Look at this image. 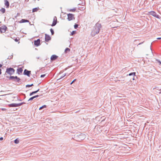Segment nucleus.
<instances>
[{
    "instance_id": "c85d7f7f",
    "label": "nucleus",
    "mask_w": 161,
    "mask_h": 161,
    "mask_svg": "<svg viewBox=\"0 0 161 161\" xmlns=\"http://www.w3.org/2000/svg\"><path fill=\"white\" fill-rule=\"evenodd\" d=\"M112 10H114V12H117V11H118V9L116 8H112Z\"/></svg>"
},
{
    "instance_id": "7c9ffc66",
    "label": "nucleus",
    "mask_w": 161,
    "mask_h": 161,
    "mask_svg": "<svg viewBox=\"0 0 161 161\" xmlns=\"http://www.w3.org/2000/svg\"><path fill=\"white\" fill-rule=\"evenodd\" d=\"M74 28L75 29H76L78 27V25L76 24H75L74 25Z\"/></svg>"
},
{
    "instance_id": "ea45409f",
    "label": "nucleus",
    "mask_w": 161,
    "mask_h": 161,
    "mask_svg": "<svg viewBox=\"0 0 161 161\" xmlns=\"http://www.w3.org/2000/svg\"><path fill=\"white\" fill-rule=\"evenodd\" d=\"M2 74V69H0V75H1Z\"/></svg>"
},
{
    "instance_id": "9d476101",
    "label": "nucleus",
    "mask_w": 161,
    "mask_h": 161,
    "mask_svg": "<svg viewBox=\"0 0 161 161\" xmlns=\"http://www.w3.org/2000/svg\"><path fill=\"white\" fill-rule=\"evenodd\" d=\"M57 22V18L56 16H54L53 18V21L52 24L51 25L52 26H55Z\"/></svg>"
},
{
    "instance_id": "cd10ccee",
    "label": "nucleus",
    "mask_w": 161,
    "mask_h": 161,
    "mask_svg": "<svg viewBox=\"0 0 161 161\" xmlns=\"http://www.w3.org/2000/svg\"><path fill=\"white\" fill-rule=\"evenodd\" d=\"M75 10H76V8H74L73 9H70L69 11L74 12H75Z\"/></svg>"
},
{
    "instance_id": "473e14b6",
    "label": "nucleus",
    "mask_w": 161,
    "mask_h": 161,
    "mask_svg": "<svg viewBox=\"0 0 161 161\" xmlns=\"http://www.w3.org/2000/svg\"><path fill=\"white\" fill-rule=\"evenodd\" d=\"M156 60L157 62L158 63H159V65H161V61H160L158 59Z\"/></svg>"
},
{
    "instance_id": "393cba45",
    "label": "nucleus",
    "mask_w": 161,
    "mask_h": 161,
    "mask_svg": "<svg viewBox=\"0 0 161 161\" xmlns=\"http://www.w3.org/2000/svg\"><path fill=\"white\" fill-rule=\"evenodd\" d=\"M76 33V31H72V32H71V33H70V36H73Z\"/></svg>"
},
{
    "instance_id": "aec40b11",
    "label": "nucleus",
    "mask_w": 161,
    "mask_h": 161,
    "mask_svg": "<svg viewBox=\"0 0 161 161\" xmlns=\"http://www.w3.org/2000/svg\"><path fill=\"white\" fill-rule=\"evenodd\" d=\"M39 9L38 7V8H33L32 9V12H37Z\"/></svg>"
},
{
    "instance_id": "2eb2a0df",
    "label": "nucleus",
    "mask_w": 161,
    "mask_h": 161,
    "mask_svg": "<svg viewBox=\"0 0 161 161\" xmlns=\"http://www.w3.org/2000/svg\"><path fill=\"white\" fill-rule=\"evenodd\" d=\"M29 22V21L28 20L25 19H22L21 20L19 21V23H20Z\"/></svg>"
},
{
    "instance_id": "8fccbe9b",
    "label": "nucleus",
    "mask_w": 161,
    "mask_h": 161,
    "mask_svg": "<svg viewBox=\"0 0 161 161\" xmlns=\"http://www.w3.org/2000/svg\"><path fill=\"white\" fill-rule=\"evenodd\" d=\"M35 49H36V50H37V49L36 48Z\"/></svg>"
},
{
    "instance_id": "49530a36",
    "label": "nucleus",
    "mask_w": 161,
    "mask_h": 161,
    "mask_svg": "<svg viewBox=\"0 0 161 161\" xmlns=\"http://www.w3.org/2000/svg\"><path fill=\"white\" fill-rule=\"evenodd\" d=\"M66 75V74H65L64 75H63V76L64 77V76H65Z\"/></svg>"
},
{
    "instance_id": "423d86ee",
    "label": "nucleus",
    "mask_w": 161,
    "mask_h": 161,
    "mask_svg": "<svg viewBox=\"0 0 161 161\" xmlns=\"http://www.w3.org/2000/svg\"><path fill=\"white\" fill-rule=\"evenodd\" d=\"M74 14H72L69 13L67 14L68 16V19L69 21H70L72 20L73 19H75L74 17Z\"/></svg>"
},
{
    "instance_id": "a19ab883",
    "label": "nucleus",
    "mask_w": 161,
    "mask_h": 161,
    "mask_svg": "<svg viewBox=\"0 0 161 161\" xmlns=\"http://www.w3.org/2000/svg\"><path fill=\"white\" fill-rule=\"evenodd\" d=\"M15 41L16 42H18V40L17 38H16L15 39Z\"/></svg>"
},
{
    "instance_id": "9b49d317",
    "label": "nucleus",
    "mask_w": 161,
    "mask_h": 161,
    "mask_svg": "<svg viewBox=\"0 0 161 161\" xmlns=\"http://www.w3.org/2000/svg\"><path fill=\"white\" fill-rule=\"evenodd\" d=\"M45 41L46 42H48L51 39V37L49 35L47 34H45Z\"/></svg>"
},
{
    "instance_id": "5701e85b",
    "label": "nucleus",
    "mask_w": 161,
    "mask_h": 161,
    "mask_svg": "<svg viewBox=\"0 0 161 161\" xmlns=\"http://www.w3.org/2000/svg\"><path fill=\"white\" fill-rule=\"evenodd\" d=\"M14 142L16 144H17L19 143V139L18 138L15 139L14 140Z\"/></svg>"
},
{
    "instance_id": "f03ea898",
    "label": "nucleus",
    "mask_w": 161,
    "mask_h": 161,
    "mask_svg": "<svg viewBox=\"0 0 161 161\" xmlns=\"http://www.w3.org/2000/svg\"><path fill=\"white\" fill-rule=\"evenodd\" d=\"M86 135L83 133L76 134L75 135L74 139L77 141H80L83 140L86 138Z\"/></svg>"
},
{
    "instance_id": "bb28decb",
    "label": "nucleus",
    "mask_w": 161,
    "mask_h": 161,
    "mask_svg": "<svg viewBox=\"0 0 161 161\" xmlns=\"http://www.w3.org/2000/svg\"><path fill=\"white\" fill-rule=\"evenodd\" d=\"M50 31L52 35H53L54 34V31L53 29H52V28H51L50 29Z\"/></svg>"
},
{
    "instance_id": "e433bc0d",
    "label": "nucleus",
    "mask_w": 161,
    "mask_h": 161,
    "mask_svg": "<svg viewBox=\"0 0 161 161\" xmlns=\"http://www.w3.org/2000/svg\"><path fill=\"white\" fill-rule=\"evenodd\" d=\"M136 76H133L132 77V79L133 80H135V77Z\"/></svg>"
},
{
    "instance_id": "4468645a",
    "label": "nucleus",
    "mask_w": 161,
    "mask_h": 161,
    "mask_svg": "<svg viewBox=\"0 0 161 161\" xmlns=\"http://www.w3.org/2000/svg\"><path fill=\"white\" fill-rule=\"evenodd\" d=\"M4 4L6 7V8H8L9 6V3L7 0H4Z\"/></svg>"
},
{
    "instance_id": "37998d69",
    "label": "nucleus",
    "mask_w": 161,
    "mask_h": 161,
    "mask_svg": "<svg viewBox=\"0 0 161 161\" xmlns=\"http://www.w3.org/2000/svg\"><path fill=\"white\" fill-rule=\"evenodd\" d=\"M30 85L31 86H33L34 85H33V84H31V85Z\"/></svg>"
},
{
    "instance_id": "7ed1b4c3",
    "label": "nucleus",
    "mask_w": 161,
    "mask_h": 161,
    "mask_svg": "<svg viewBox=\"0 0 161 161\" xmlns=\"http://www.w3.org/2000/svg\"><path fill=\"white\" fill-rule=\"evenodd\" d=\"M15 72L14 69L12 68H7L6 71V73H7L10 75H11L14 73Z\"/></svg>"
},
{
    "instance_id": "6ab92c4d",
    "label": "nucleus",
    "mask_w": 161,
    "mask_h": 161,
    "mask_svg": "<svg viewBox=\"0 0 161 161\" xmlns=\"http://www.w3.org/2000/svg\"><path fill=\"white\" fill-rule=\"evenodd\" d=\"M130 76L132 77L133 76H136V72H131L129 73L128 75H127V76Z\"/></svg>"
},
{
    "instance_id": "79ce46f5",
    "label": "nucleus",
    "mask_w": 161,
    "mask_h": 161,
    "mask_svg": "<svg viewBox=\"0 0 161 161\" xmlns=\"http://www.w3.org/2000/svg\"><path fill=\"white\" fill-rule=\"evenodd\" d=\"M2 66H3V65H2V64H0V68H1V67H2Z\"/></svg>"
},
{
    "instance_id": "72a5a7b5",
    "label": "nucleus",
    "mask_w": 161,
    "mask_h": 161,
    "mask_svg": "<svg viewBox=\"0 0 161 161\" xmlns=\"http://www.w3.org/2000/svg\"><path fill=\"white\" fill-rule=\"evenodd\" d=\"M76 80V79H74L70 83V84L72 85L75 80Z\"/></svg>"
},
{
    "instance_id": "2f4dec72",
    "label": "nucleus",
    "mask_w": 161,
    "mask_h": 161,
    "mask_svg": "<svg viewBox=\"0 0 161 161\" xmlns=\"http://www.w3.org/2000/svg\"><path fill=\"white\" fill-rule=\"evenodd\" d=\"M46 75V74H42V75H41V78H43Z\"/></svg>"
},
{
    "instance_id": "a211bd4d",
    "label": "nucleus",
    "mask_w": 161,
    "mask_h": 161,
    "mask_svg": "<svg viewBox=\"0 0 161 161\" xmlns=\"http://www.w3.org/2000/svg\"><path fill=\"white\" fill-rule=\"evenodd\" d=\"M22 71L23 69L21 68H18L17 69V73L19 75L20 74V73H22Z\"/></svg>"
},
{
    "instance_id": "1a4fd4ad",
    "label": "nucleus",
    "mask_w": 161,
    "mask_h": 161,
    "mask_svg": "<svg viewBox=\"0 0 161 161\" xmlns=\"http://www.w3.org/2000/svg\"><path fill=\"white\" fill-rule=\"evenodd\" d=\"M7 27L5 25L2 26L0 27V32L1 33H4L6 31Z\"/></svg>"
},
{
    "instance_id": "39448f33",
    "label": "nucleus",
    "mask_w": 161,
    "mask_h": 161,
    "mask_svg": "<svg viewBox=\"0 0 161 161\" xmlns=\"http://www.w3.org/2000/svg\"><path fill=\"white\" fill-rule=\"evenodd\" d=\"M148 13L149 14L152 15L155 18H156L158 19L160 18V16L158 15L154 11H152L149 12Z\"/></svg>"
},
{
    "instance_id": "09e8293b",
    "label": "nucleus",
    "mask_w": 161,
    "mask_h": 161,
    "mask_svg": "<svg viewBox=\"0 0 161 161\" xmlns=\"http://www.w3.org/2000/svg\"><path fill=\"white\" fill-rule=\"evenodd\" d=\"M151 51H152V49L151 48Z\"/></svg>"
},
{
    "instance_id": "c03bdc74",
    "label": "nucleus",
    "mask_w": 161,
    "mask_h": 161,
    "mask_svg": "<svg viewBox=\"0 0 161 161\" xmlns=\"http://www.w3.org/2000/svg\"><path fill=\"white\" fill-rule=\"evenodd\" d=\"M142 43H143V42H141V43H139L138 44V45H140V44H142Z\"/></svg>"
},
{
    "instance_id": "a878e982",
    "label": "nucleus",
    "mask_w": 161,
    "mask_h": 161,
    "mask_svg": "<svg viewBox=\"0 0 161 161\" xmlns=\"http://www.w3.org/2000/svg\"><path fill=\"white\" fill-rule=\"evenodd\" d=\"M25 103L24 102H22V103H17V104H18V107H19L20 106H21V105L23 104H24Z\"/></svg>"
},
{
    "instance_id": "f704fd0d",
    "label": "nucleus",
    "mask_w": 161,
    "mask_h": 161,
    "mask_svg": "<svg viewBox=\"0 0 161 161\" xmlns=\"http://www.w3.org/2000/svg\"><path fill=\"white\" fill-rule=\"evenodd\" d=\"M31 86L30 85H27L26 86V87H29Z\"/></svg>"
},
{
    "instance_id": "0eeeda50",
    "label": "nucleus",
    "mask_w": 161,
    "mask_h": 161,
    "mask_svg": "<svg viewBox=\"0 0 161 161\" xmlns=\"http://www.w3.org/2000/svg\"><path fill=\"white\" fill-rule=\"evenodd\" d=\"M31 74V71L28 70L27 69H25L23 72V74L25 75H27L28 77H30Z\"/></svg>"
},
{
    "instance_id": "c756f323",
    "label": "nucleus",
    "mask_w": 161,
    "mask_h": 161,
    "mask_svg": "<svg viewBox=\"0 0 161 161\" xmlns=\"http://www.w3.org/2000/svg\"><path fill=\"white\" fill-rule=\"evenodd\" d=\"M13 54H12V55H11V56H9L8 57V59H12L13 58Z\"/></svg>"
},
{
    "instance_id": "f8f14e48",
    "label": "nucleus",
    "mask_w": 161,
    "mask_h": 161,
    "mask_svg": "<svg viewBox=\"0 0 161 161\" xmlns=\"http://www.w3.org/2000/svg\"><path fill=\"white\" fill-rule=\"evenodd\" d=\"M9 107H18L17 103H12L8 105Z\"/></svg>"
},
{
    "instance_id": "412c9836",
    "label": "nucleus",
    "mask_w": 161,
    "mask_h": 161,
    "mask_svg": "<svg viewBox=\"0 0 161 161\" xmlns=\"http://www.w3.org/2000/svg\"><path fill=\"white\" fill-rule=\"evenodd\" d=\"M47 108V106L45 105H44L43 106H41V107H40L39 108V109L40 110H41L43 108Z\"/></svg>"
},
{
    "instance_id": "6e6552de",
    "label": "nucleus",
    "mask_w": 161,
    "mask_h": 161,
    "mask_svg": "<svg viewBox=\"0 0 161 161\" xmlns=\"http://www.w3.org/2000/svg\"><path fill=\"white\" fill-rule=\"evenodd\" d=\"M34 44L36 47L39 46L41 44V41L40 39H37L34 41Z\"/></svg>"
},
{
    "instance_id": "b1692460",
    "label": "nucleus",
    "mask_w": 161,
    "mask_h": 161,
    "mask_svg": "<svg viewBox=\"0 0 161 161\" xmlns=\"http://www.w3.org/2000/svg\"><path fill=\"white\" fill-rule=\"evenodd\" d=\"M0 11L2 12L3 13H5L6 10L5 8H1L0 10Z\"/></svg>"
},
{
    "instance_id": "f257e3e1",
    "label": "nucleus",
    "mask_w": 161,
    "mask_h": 161,
    "mask_svg": "<svg viewBox=\"0 0 161 161\" xmlns=\"http://www.w3.org/2000/svg\"><path fill=\"white\" fill-rule=\"evenodd\" d=\"M101 25L99 23H97L93 27V30L91 33V35L92 36H94L96 34H97L99 32L100 29L101 28Z\"/></svg>"
},
{
    "instance_id": "20e7f679",
    "label": "nucleus",
    "mask_w": 161,
    "mask_h": 161,
    "mask_svg": "<svg viewBox=\"0 0 161 161\" xmlns=\"http://www.w3.org/2000/svg\"><path fill=\"white\" fill-rule=\"evenodd\" d=\"M6 77L9 78V79L10 80H13L17 82H19L20 80V79L17 76H11L9 77L8 76H6Z\"/></svg>"
},
{
    "instance_id": "58836bf2",
    "label": "nucleus",
    "mask_w": 161,
    "mask_h": 161,
    "mask_svg": "<svg viewBox=\"0 0 161 161\" xmlns=\"http://www.w3.org/2000/svg\"><path fill=\"white\" fill-rule=\"evenodd\" d=\"M157 39L158 40L161 39V37H158L157 38Z\"/></svg>"
},
{
    "instance_id": "de8ad7c7",
    "label": "nucleus",
    "mask_w": 161,
    "mask_h": 161,
    "mask_svg": "<svg viewBox=\"0 0 161 161\" xmlns=\"http://www.w3.org/2000/svg\"><path fill=\"white\" fill-rule=\"evenodd\" d=\"M36 58L37 59H39V57H36Z\"/></svg>"
},
{
    "instance_id": "f3484780",
    "label": "nucleus",
    "mask_w": 161,
    "mask_h": 161,
    "mask_svg": "<svg viewBox=\"0 0 161 161\" xmlns=\"http://www.w3.org/2000/svg\"><path fill=\"white\" fill-rule=\"evenodd\" d=\"M39 89H38L36 91H33V92H31L30 93V94H29L30 96H31L32 95H33V94L36 93L38 92H39Z\"/></svg>"
},
{
    "instance_id": "4c0bfd02",
    "label": "nucleus",
    "mask_w": 161,
    "mask_h": 161,
    "mask_svg": "<svg viewBox=\"0 0 161 161\" xmlns=\"http://www.w3.org/2000/svg\"><path fill=\"white\" fill-rule=\"evenodd\" d=\"M3 137H0V141H2L3 140Z\"/></svg>"
},
{
    "instance_id": "dca6fc26",
    "label": "nucleus",
    "mask_w": 161,
    "mask_h": 161,
    "mask_svg": "<svg viewBox=\"0 0 161 161\" xmlns=\"http://www.w3.org/2000/svg\"><path fill=\"white\" fill-rule=\"evenodd\" d=\"M39 96V95H37L34 96H33V97H31V98H30L29 99V100H28V101H31V100H33L34 99V98H36L38 97Z\"/></svg>"
},
{
    "instance_id": "ddd939ff",
    "label": "nucleus",
    "mask_w": 161,
    "mask_h": 161,
    "mask_svg": "<svg viewBox=\"0 0 161 161\" xmlns=\"http://www.w3.org/2000/svg\"><path fill=\"white\" fill-rule=\"evenodd\" d=\"M58 56L56 55H53L51 57L50 59L51 61L55 60L58 58Z\"/></svg>"
},
{
    "instance_id": "a18cd8bd",
    "label": "nucleus",
    "mask_w": 161,
    "mask_h": 161,
    "mask_svg": "<svg viewBox=\"0 0 161 161\" xmlns=\"http://www.w3.org/2000/svg\"><path fill=\"white\" fill-rule=\"evenodd\" d=\"M35 75H33V78H35Z\"/></svg>"
},
{
    "instance_id": "4be33fe9",
    "label": "nucleus",
    "mask_w": 161,
    "mask_h": 161,
    "mask_svg": "<svg viewBox=\"0 0 161 161\" xmlns=\"http://www.w3.org/2000/svg\"><path fill=\"white\" fill-rule=\"evenodd\" d=\"M70 49L68 47H67L65 48L64 50V52L65 53H66L68 52H69L70 51Z\"/></svg>"
},
{
    "instance_id": "c9c22d12",
    "label": "nucleus",
    "mask_w": 161,
    "mask_h": 161,
    "mask_svg": "<svg viewBox=\"0 0 161 161\" xmlns=\"http://www.w3.org/2000/svg\"><path fill=\"white\" fill-rule=\"evenodd\" d=\"M64 77L63 76H62L60 77V78L58 79L57 80V81H58L60 79H61L63 78Z\"/></svg>"
}]
</instances>
